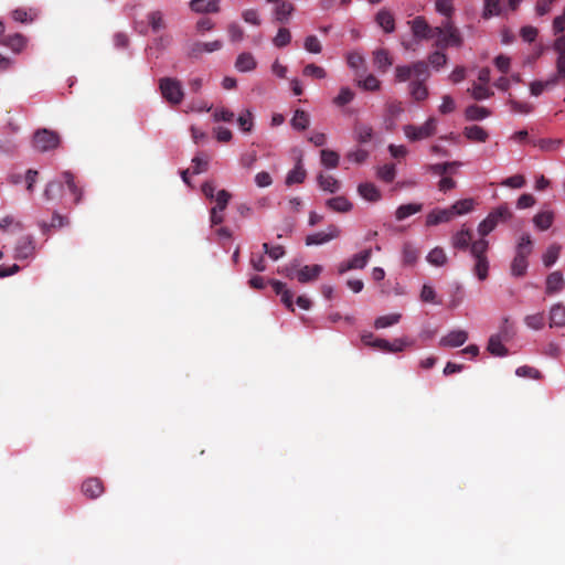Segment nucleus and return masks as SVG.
<instances>
[{
  "label": "nucleus",
  "mask_w": 565,
  "mask_h": 565,
  "mask_svg": "<svg viewBox=\"0 0 565 565\" xmlns=\"http://www.w3.org/2000/svg\"><path fill=\"white\" fill-rule=\"evenodd\" d=\"M501 13V1L500 0H484V8L482 12L483 19H490L491 17L499 15Z\"/></svg>",
  "instance_id": "09e8293b"
},
{
  "label": "nucleus",
  "mask_w": 565,
  "mask_h": 565,
  "mask_svg": "<svg viewBox=\"0 0 565 565\" xmlns=\"http://www.w3.org/2000/svg\"><path fill=\"white\" fill-rule=\"evenodd\" d=\"M63 184L61 181H50L43 192V196L47 201L55 200L61 196Z\"/></svg>",
  "instance_id": "a19ab883"
},
{
  "label": "nucleus",
  "mask_w": 565,
  "mask_h": 565,
  "mask_svg": "<svg viewBox=\"0 0 565 565\" xmlns=\"http://www.w3.org/2000/svg\"><path fill=\"white\" fill-rule=\"evenodd\" d=\"M467 340L468 333L465 330H454L440 339L439 345L445 348H458Z\"/></svg>",
  "instance_id": "9b49d317"
},
{
  "label": "nucleus",
  "mask_w": 565,
  "mask_h": 565,
  "mask_svg": "<svg viewBox=\"0 0 565 565\" xmlns=\"http://www.w3.org/2000/svg\"><path fill=\"white\" fill-rule=\"evenodd\" d=\"M476 264L473 267V273L480 280H484L488 278L489 271V260L487 257L475 258Z\"/></svg>",
  "instance_id": "864d4df0"
},
{
  "label": "nucleus",
  "mask_w": 565,
  "mask_h": 565,
  "mask_svg": "<svg viewBox=\"0 0 565 565\" xmlns=\"http://www.w3.org/2000/svg\"><path fill=\"white\" fill-rule=\"evenodd\" d=\"M162 97L171 105H179L184 97L182 84L173 77H162L159 81Z\"/></svg>",
  "instance_id": "7ed1b4c3"
},
{
  "label": "nucleus",
  "mask_w": 565,
  "mask_h": 565,
  "mask_svg": "<svg viewBox=\"0 0 565 565\" xmlns=\"http://www.w3.org/2000/svg\"><path fill=\"white\" fill-rule=\"evenodd\" d=\"M34 253V242L30 235L19 238L15 246V258L24 259L32 256Z\"/></svg>",
  "instance_id": "4468645a"
},
{
  "label": "nucleus",
  "mask_w": 565,
  "mask_h": 565,
  "mask_svg": "<svg viewBox=\"0 0 565 565\" xmlns=\"http://www.w3.org/2000/svg\"><path fill=\"white\" fill-rule=\"evenodd\" d=\"M375 22L383 29L385 33L395 31V18L387 9H381L375 15Z\"/></svg>",
  "instance_id": "a211bd4d"
},
{
  "label": "nucleus",
  "mask_w": 565,
  "mask_h": 565,
  "mask_svg": "<svg viewBox=\"0 0 565 565\" xmlns=\"http://www.w3.org/2000/svg\"><path fill=\"white\" fill-rule=\"evenodd\" d=\"M468 92H470L472 98L476 100H482L493 96V92L487 85L483 84L475 83L472 85V88L468 89Z\"/></svg>",
  "instance_id": "a18cd8bd"
},
{
  "label": "nucleus",
  "mask_w": 565,
  "mask_h": 565,
  "mask_svg": "<svg viewBox=\"0 0 565 565\" xmlns=\"http://www.w3.org/2000/svg\"><path fill=\"white\" fill-rule=\"evenodd\" d=\"M532 253V239L529 234H523L515 248V256L511 263V274L522 277L526 274L529 266L527 257Z\"/></svg>",
  "instance_id": "f257e3e1"
},
{
  "label": "nucleus",
  "mask_w": 565,
  "mask_h": 565,
  "mask_svg": "<svg viewBox=\"0 0 565 565\" xmlns=\"http://www.w3.org/2000/svg\"><path fill=\"white\" fill-rule=\"evenodd\" d=\"M320 156H321V163L326 168L333 169V168L338 167L340 157L335 151L329 150V149H323V150H321Z\"/></svg>",
  "instance_id": "49530a36"
},
{
  "label": "nucleus",
  "mask_w": 565,
  "mask_h": 565,
  "mask_svg": "<svg viewBox=\"0 0 565 565\" xmlns=\"http://www.w3.org/2000/svg\"><path fill=\"white\" fill-rule=\"evenodd\" d=\"M63 181L67 185V189L70 192L74 195V203L78 204L82 201L83 198V190L82 188L76 183L75 177L71 171H64L62 173Z\"/></svg>",
  "instance_id": "4be33fe9"
},
{
  "label": "nucleus",
  "mask_w": 565,
  "mask_h": 565,
  "mask_svg": "<svg viewBox=\"0 0 565 565\" xmlns=\"http://www.w3.org/2000/svg\"><path fill=\"white\" fill-rule=\"evenodd\" d=\"M322 271V267L320 265L313 266H303L297 273V279L301 284H306L312 281L319 277Z\"/></svg>",
  "instance_id": "b1692460"
},
{
  "label": "nucleus",
  "mask_w": 565,
  "mask_h": 565,
  "mask_svg": "<svg viewBox=\"0 0 565 565\" xmlns=\"http://www.w3.org/2000/svg\"><path fill=\"white\" fill-rule=\"evenodd\" d=\"M235 67L238 72H252L257 67V62L252 53L244 52L237 56Z\"/></svg>",
  "instance_id": "412c9836"
},
{
  "label": "nucleus",
  "mask_w": 565,
  "mask_h": 565,
  "mask_svg": "<svg viewBox=\"0 0 565 565\" xmlns=\"http://www.w3.org/2000/svg\"><path fill=\"white\" fill-rule=\"evenodd\" d=\"M472 239V232L469 228H462L452 236V246L457 249H467Z\"/></svg>",
  "instance_id": "cd10ccee"
},
{
  "label": "nucleus",
  "mask_w": 565,
  "mask_h": 565,
  "mask_svg": "<svg viewBox=\"0 0 565 565\" xmlns=\"http://www.w3.org/2000/svg\"><path fill=\"white\" fill-rule=\"evenodd\" d=\"M294 11V4L289 1L284 0L275 7V19L280 23H287Z\"/></svg>",
  "instance_id": "a878e982"
},
{
  "label": "nucleus",
  "mask_w": 565,
  "mask_h": 565,
  "mask_svg": "<svg viewBox=\"0 0 565 565\" xmlns=\"http://www.w3.org/2000/svg\"><path fill=\"white\" fill-rule=\"evenodd\" d=\"M435 38H437L435 46L439 50H445L448 46L459 47L462 45V38L458 29H452V31L436 35Z\"/></svg>",
  "instance_id": "6e6552de"
},
{
  "label": "nucleus",
  "mask_w": 565,
  "mask_h": 565,
  "mask_svg": "<svg viewBox=\"0 0 565 565\" xmlns=\"http://www.w3.org/2000/svg\"><path fill=\"white\" fill-rule=\"evenodd\" d=\"M561 253V245L554 243L550 245L543 255V264L545 267H551L556 263Z\"/></svg>",
  "instance_id": "37998d69"
},
{
  "label": "nucleus",
  "mask_w": 565,
  "mask_h": 565,
  "mask_svg": "<svg viewBox=\"0 0 565 565\" xmlns=\"http://www.w3.org/2000/svg\"><path fill=\"white\" fill-rule=\"evenodd\" d=\"M309 115L302 110V109H297L291 118V126L297 129V130H305L308 128L309 126Z\"/></svg>",
  "instance_id": "ea45409f"
},
{
  "label": "nucleus",
  "mask_w": 565,
  "mask_h": 565,
  "mask_svg": "<svg viewBox=\"0 0 565 565\" xmlns=\"http://www.w3.org/2000/svg\"><path fill=\"white\" fill-rule=\"evenodd\" d=\"M533 222L537 228H540L541 231H546L551 227L553 223V214L551 212L537 213L534 216Z\"/></svg>",
  "instance_id": "8fccbe9b"
},
{
  "label": "nucleus",
  "mask_w": 565,
  "mask_h": 565,
  "mask_svg": "<svg viewBox=\"0 0 565 565\" xmlns=\"http://www.w3.org/2000/svg\"><path fill=\"white\" fill-rule=\"evenodd\" d=\"M413 76L416 77L415 81L425 82L429 77V68L428 64L424 61H417L412 64Z\"/></svg>",
  "instance_id": "603ef678"
},
{
  "label": "nucleus",
  "mask_w": 565,
  "mask_h": 565,
  "mask_svg": "<svg viewBox=\"0 0 565 565\" xmlns=\"http://www.w3.org/2000/svg\"><path fill=\"white\" fill-rule=\"evenodd\" d=\"M461 167V162L459 161H448V162H441V163H434L427 166V171L435 174L446 177L449 173V168H459Z\"/></svg>",
  "instance_id": "473e14b6"
},
{
  "label": "nucleus",
  "mask_w": 565,
  "mask_h": 565,
  "mask_svg": "<svg viewBox=\"0 0 565 565\" xmlns=\"http://www.w3.org/2000/svg\"><path fill=\"white\" fill-rule=\"evenodd\" d=\"M555 85H557V83L552 77L544 82L543 81H534L530 84V92L533 96H540L544 92L545 88H548V87H552Z\"/></svg>",
  "instance_id": "6e6d98bb"
},
{
  "label": "nucleus",
  "mask_w": 565,
  "mask_h": 565,
  "mask_svg": "<svg viewBox=\"0 0 565 565\" xmlns=\"http://www.w3.org/2000/svg\"><path fill=\"white\" fill-rule=\"evenodd\" d=\"M237 122H238L239 128L244 132H249L253 128L252 113L249 110H245L244 113H242L237 118Z\"/></svg>",
  "instance_id": "69168bd1"
},
{
  "label": "nucleus",
  "mask_w": 565,
  "mask_h": 565,
  "mask_svg": "<svg viewBox=\"0 0 565 565\" xmlns=\"http://www.w3.org/2000/svg\"><path fill=\"white\" fill-rule=\"evenodd\" d=\"M326 205L338 213H348L352 210V203L344 196H335L327 200Z\"/></svg>",
  "instance_id": "393cba45"
},
{
  "label": "nucleus",
  "mask_w": 565,
  "mask_h": 565,
  "mask_svg": "<svg viewBox=\"0 0 565 565\" xmlns=\"http://www.w3.org/2000/svg\"><path fill=\"white\" fill-rule=\"evenodd\" d=\"M452 211V216L462 215L469 213L473 209V200L472 199H463L454 203L450 207Z\"/></svg>",
  "instance_id": "c03bdc74"
},
{
  "label": "nucleus",
  "mask_w": 565,
  "mask_h": 565,
  "mask_svg": "<svg viewBox=\"0 0 565 565\" xmlns=\"http://www.w3.org/2000/svg\"><path fill=\"white\" fill-rule=\"evenodd\" d=\"M318 184L323 191L334 193L340 189V182L332 175L320 173L318 175Z\"/></svg>",
  "instance_id": "c9c22d12"
},
{
  "label": "nucleus",
  "mask_w": 565,
  "mask_h": 565,
  "mask_svg": "<svg viewBox=\"0 0 565 565\" xmlns=\"http://www.w3.org/2000/svg\"><path fill=\"white\" fill-rule=\"evenodd\" d=\"M512 212L507 204H502L492 210L488 216L479 224L478 232L484 237L490 234L499 223L508 221Z\"/></svg>",
  "instance_id": "f03ea898"
},
{
  "label": "nucleus",
  "mask_w": 565,
  "mask_h": 565,
  "mask_svg": "<svg viewBox=\"0 0 565 565\" xmlns=\"http://www.w3.org/2000/svg\"><path fill=\"white\" fill-rule=\"evenodd\" d=\"M403 264L407 266L414 265L419 256L418 249L412 243H405L402 250Z\"/></svg>",
  "instance_id": "4c0bfd02"
},
{
  "label": "nucleus",
  "mask_w": 565,
  "mask_h": 565,
  "mask_svg": "<svg viewBox=\"0 0 565 565\" xmlns=\"http://www.w3.org/2000/svg\"><path fill=\"white\" fill-rule=\"evenodd\" d=\"M524 323L527 328L532 330H542L545 326V316L543 312L527 315L524 318Z\"/></svg>",
  "instance_id": "79ce46f5"
},
{
  "label": "nucleus",
  "mask_w": 565,
  "mask_h": 565,
  "mask_svg": "<svg viewBox=\"0 0 565 565\" xmlns=\"http://www.w3.org/2000/svg\"><path fill=\"white\" fill-rule=\"evenodd\" d=\"M409 93L416 102L425 100L428 97V88L423 81H413L409 84Z\"/></svg>",
  "instance_id": "f704fd0d"
},
{
  "label": "nucleus",
  "mask_w": 565,
  "mask_h": 565,
  "mask_svg": "<svg viewBox=\"0 0 565 565\" xmlns=\"http://www.w3.org/2000/svg\"><path fill=\"white\" fill-rule=\"evenodd\" d=\"M372 255L371 248L364 249L361 253L355 254L351 259H349V267L353 269H363L367 262L370 260Z\"/></svg>",
  "instance_id": "e433bc0d"
},
{
  "label": "nucleus",
  "mask_w": 565,
  "mask_h": 565,
  "mask_svg": "<svg viewBox=\"0 0 565 565\" xmlns=\"http://www.w3.org/2000/svg\"><path fill=\"white\" fill-rule=\"evenodd\" d=\"M408 25L411 26L414 38L418 41L434 39L436 32H439V29L430 26L423 15H417L408 21Z\"/></svg>",
  "instance_id": "0eeeda50"
},
{
  "label": "nucleus",
  "mask_w": 565,
  "mask_h": 565,
  "mask_svg": "<svg viewBox=\"0 0 565 565\" xmlns=\"http://www.w3.org/2000/svg\"><path fill=\"white\" fill-rule=\"evenodd\" d=\"M26 38L21 33H14L1 38L0 43L9 47L14 53H20L26 46Z\"/></svg>",
  "instance_id": "ddd939ff"
},
{
  "label": "nucleus",
  "mask_w": 565,
  "mask_h": 565,
  "mask_svg": "<svg viewBox=\"0 0 565 565\" xmlns=\"http://www.w3.org/2000/svg\"><path fill=\"white\" fill-rule=\"evenodd\" d=\"M395 175H396V168H395V164H393V163L384 164L383 167L379 168V170H377V177L386 183H391L395 179Z\"/></svg>",
  "instance_id": "4d7b16f0"
},
{
  "label": "nucleus",
  "mask_w": 565,
  "mask_h": 565,
  "mask_svg": "<svg viewBox=\"0 0 565 565\" xmlns=\"http://www.w3.org/2000/svg\"><path fill=\"white\" fill-rule=\"evenodd\" d=\"M401 318H402L401 313H391V315H386V316H381V317L376 318V320L374 322V327L376 329H384V328H387V327L398 323Z\"/></svg>",
  "instance_id": "de8ad7c7"
},
{
  "label": "nucleus",
  "mask_w": 565,
  "mask_h": 565,
  "mask_svg": "<svg viewBox=\"0 0 565 565\" xmlns=\"http://www.w3.org/2000/svg\"><path fill=\"white\" fill-rule=\"evenodd\" d=\"M290 41L291 33L287 28H280L276 36L273 39V43L277 47H285L290 43Z\"/></svg>",
  "instance_id": "13d9d810"
},
{
  "label": "nucleus",
  "mask_w": 565,
  "mask_h": 565,
  "mask_svg": "<svg viewBox=\"0 0 565 565\" xmlns=\"http://www.w3.org/2000/svg\"><path fill=\"white\" fill-rule=\"evenodd\" d=\"M373 62L380 72H386L393 65V58L386 49H377L373 52Z\"/></svg>",
  "instance_id": "6ab92c4d"
},
{
  "label": "nucleus",
  "mask_w": 565,
  "mask_h": 565,
  "mask_svg": "<svg viewBox=\"0 0 565 565\" xmlns=\"http://www.w3.org/2000/svg\"><path fill=\"white\" fill-rule=\"evenodd\" d=\"M427 262L434 266H443L447 262L446 253L440 247H435L427 255Z\"/></svg>",
  "instance_id": "3c124183"
},
{
  "label": "nucleus",
  "mask_w": 565,
  "mask_h": 565,
  "mask_svg": "<svg viewBox=\"0 0 565 565\" xmlns=\"http://www.w3.org/2000/svg\"><path fill=\"white\" fill-rule=\"evenodd\" d=\"M512 335L513 332L510 331L509 318H504L500 332L490 337L487 350L492 355L505 356L508 354V349L504 347L503 341L509 340Z\"/></svg>",
  "instance_id": "20e7f679"
},
{
  "label": "nucleus",
  "mask_w": 565,
  "mask_h": 565,
  "mask_svg": "<svg viewBox=\"0 0 565 565\" xmlns=\"http://www.w3.org/2000/svg\"><path fill=\"white\" fill-rule=\"evenodd\" d=\"M354 135L359 143H367L373 138V128L370 125L356 122L354 125Z\"/></svg>",
  "instance_id": "7c9ffc66"
},
{
  "label": "nucleus",
  "mask_w": 565,
  "mask_h": 565,
  "mask_svg": "<svg viewBox=\"0 0 565 565\" xmlns=\"http://www.w3.org/2000/svg\"><path fill=\"white\" fill-rule=\"evenodd\" d=\"M190 8L198 13H217L220 12V0H192Z\"/></svg>",
  "instance_id": "dca6fc26"
},
{
  "label": "nucleus",
  "mask_w": 565,
  "mask_h": 565,
  "mask_svg": "<svg viewBox=\"0 0 565 565\" xmlns=\"http://www.w3.org/2000/svg\"><path fill=\"white\" fill-rule=\"evenodd\" d=\"M358 192L364 200L370 202H377L382 198L381 191L374 183L371 182H364L359 184Z\"/></svg>",
  "instance_id": "aec40b11"
},
{
  "label": "nucleus",
  "mask_w": 565,
  "mask_h": 565,
  "mask_svg": "<svg viewBox=\"0 0 565 565\" xmlns=\"http://www.w3.org/2000/svg\"><path fill=\"white\" fill-rule=\"evenodd\" d=\"M226 30L231 42H241L244 39L245 32L237 22H231Z\"/></svg>",
  "instance_id": "052dcab7"
},
{
  "label": "nucleus",
  "mask_w": 565,
  "mask_h": 565,
  "mask_svg": "<svg viewBox=\"0 0 565 565\" xmlns=\"http://www.w3.org/2000/svg\"><path fill=\"white\" fill-rule=\"evenodd\" d=\"M509 105L511 107V110L513 113H518V114L527 115V114L532 113V110H533V105L532 104L524 103V102H519V100L513 99V98L509 99Z\"/></svg>",
  "instance_id": "e2e57ef3"
},
{
  "label": "nucleus",
  "mask_w": 565,
  "mask_h": 565,
  "mask_svg": "<svg viewBox=\"0 0 565 565\" xmlns=\"http://www.w3.org/2000/svg\"><path fill=\"white\" fill-rule=\"evenodd\" d=\"M404 111L403 104L398 100H392L386 103L385 106V124L387 129H393L396 119Z\"/></svg>",
  "instance_id": "f8f14e48"
},
{
  "label": "nucleus",
  "mask_w": 565,
  "mask_h": 565,
  "mask_svg": "<svg viewBox=\"0 0 565 565\" xmlns=\"http://www.w3.org/2000/svg\"><path fill=\"white\" fill-rule=\"evenodd\" d=\"M463 135L467 139L473 142H486L489 138L488 131L478 125L466 127L463 129Z\"/></svg>",
  "instance_id": "5701e85b"
},
{
  "label": "nucleus",
  "mask_w": 565,
  "mask_h": 565,
  "mask_svg": "<svg viewBox=\"0 0 565 565\" xmlns=\"http://www.w3.org/2000/svg\"><path fill=\"white\" fill-rule=\"evenodd\" d=\"M303 46L306 51L313 54H319L322 51V45L316 35L307 36Z\"/></svg>",
  "instance_id": "0e129e2a"
},
{
  "label": "nucleus",
  "mask_w": 565,
  "mask_h": 565,
  "mask_svg": "<svg viewBox=\"0 0 565 565\" xmlns=\"http://www.w3.org/2000/svg\"><path fill=\"white\" fill-rule=\"evenodd\" d=\"M307 177V172L302 167L301 159L298 160L295 168L290 170L286 177V184L302 183Z\"/></svg>",
  "instance_id": "2f4dec72"
},
{
  "label": "nucleus",
  "mask_w": 565,
  "mask_h": 565,
  "mask_svg": "<svg viewBox=\"0 0 565 565\" xmlns=\"http://www.w3.org/2000/svg\"><path fill=\"white\" fill-rule=\"evenodd\" d=\"M490 114L488 108L478 105H470L465 110L466 119L471 121L482 120L489 117Z\"/></svg>",
  "instance_id": "72a5a7b5"
},
{
  "label": "nucleus",
  "mask_w": 565,
  "mask_h": 565,
  "mask_svg": "<svg viewBox=\"0 0 565 565\" xmlns=\"http://www.w3.org/2000/svg\"><path fill=\"white\" fill-rule=\"evenodd\" d=\"M340 235V230L335 225H329L328 232H318L306 237L307 245H321L337 238Z\"/></svg>",
  "instance_id": "1a4fd4ad"
},
{
  "label": "nucleus",
  "mask_w": 565,
  "mask_h": 565,
  "mask_svg": "<svg viewBox=\"0 0 565 565\" xmlns=\"http://www.w3.org/2000/svg\"><path fill=\"white\" fill-rule=\"evenodd\" d=\"M68 224H70V220L66 216H63L55 212V213H53L50 223L41 222L39 225L42 230V233L47 234L51 231V228H61Z\"/></svg>",
  "instance_id": "c756f323"
},
{
  "label": "nucleus",
  "mask_w": 565,
  "mask_h": 565,
  "mask_svg": "<svg viewBox=\"0 0 565 565\" xmlns=\"http://www.w3.org/2000/svg\"><path fill=\"white\" fill-rule=\"evenodd\" d=\"M488 247H489L488 241H486L484 238H481L479 241L473 242L470 245V253L475 258L487 257L486 253L488 250Z\"/></svg>",
  "instance_id": "bf43d9fd"
},
{
  "label": "nucleus",
  "mask_w": 565,
  "mask_h": 565,
  "mask_svg": "<svg viewBox=\"0 0 565 565\" xmlns=\"http://www.w3.org/2000/svg\"><path fill=\"white\" fill-rule=\"evenodd\" d=\"M148 23L153 32H159L166 28L163 13L160 10L151 11L147 14Z\"/></svg>",
  "instance_id": "58836bf2"
},
{
  "label": "nucleus",
  "mask_w": 565,
  "mask_h": 565,
  "mask_svg": "<svg viewBox=\"0 0 565 565\" xmlns=\"http://www.w3.org/2000/svg\"><path fill=\"white\" fill-rule=\"evenodd\" d=\"M550 327H565V306L556 303L550 310Z\"/></svg>",
  "instance_id": "bb28decb"
},
{
  "label": "nucleus",
  "mask_w": 565,
  "mask_h": 565,
  "mask_svg": "<svg viewBox=\"0 0 565 565\" xmlns=\"http://www.w3.org/2000/svg\"><path fill=\"white\" fill-rule=\"evenodd\" d=\"M452 211L450 209H434L426 216V225L435 226L440 223H446L452 220Z\"/></svg>",
  "instance_id": "2eb2a0df"
},
{
  "label": "nucleus",
  "mask_w": 565,
  "mask_h": 565,
  "mask_svg": "<svg viewBox=\"0 0 565 565\" xmlns=\"http://www.w3.org/2000/svg\"><path fill=\"white\" fill-rule=\"evenodd\" d=\"M60 142L61 138L58 134L46 128L38 129L33 135V146L41 152L56 149Z\"/></svg>",
  "instance_id": "39448f33"
},
{
  "label": "nucleus",
  "mask_w": 565,
  "mask_h": 565,
  "mask_svg": "<svg viewBox=\"0 0 565 565\" xmlns=\"http://www.w3.org/2000/svg\"><path fill=\"white\" fill-rule=\"evenodd\" d=\"M105 491L103 481L99 478L92 477L82 483V492L88 499H97Z\"/></svg>",
  "instance_id": "9d476101"
},
{
  "label": "nucleus",
  "mask_w": 565,
  "mask_h": 565,
  "mask_svg": "<svg viewBox=\"0 0 565 565\" xmlns=\"http://www.w3.org/2000/svg\"><path fill=\"white\" fill-rule=\"evenodd\" d=\"M556 73L552 76L553 79L558 84L565 79V54L558 55L556 58Z\"/></svg>",
  "instance_id": "774afa93"
},
{
  "label": "nucleus",
  "mask_w": 565,
  "mask_h": 565,
  "mask_svg": "<svg viewBox=\"0 0 565 565\" xmlns=\"http://www.w3.org/2000/svg\"><path fill=\"white\" fill-rule=\"evenodd\" d=\"M354 98V92L349 87H342L338 96L333 98V104L338 107L350 104Z\"/></svg>",
  "instance_id": "5fc2aeb1"
},
{
  "label": "nucleus",
  "mask_w": 565,
  "mask_h": 565,
  "mask_svg": "<svg viewBox=\"0 0 565 565\" xmlns=\"http://www.w3.org/2000/svg\"><path fill=\"white\" fill-rule=\"evenodd\" d=\"M423 210L422 203H408L399 205L395 211V218L397 221H403L408 216L416 214Z\"/></svg>",
  "instance_id": "c85d7f7f"
},
{
  "label": "nucleus",
  "mask_w": 565,
  "mask_h": 565,
  "mask_svg": "<svg viewBox=\"0 0 565 565\" xmlns=\"http://www.w3.org/2000/svg\"><path fill=\"white\" fill-rule=\"evenodd\" d=\"M437 119L430 117L422 126L406 125L404 126V134L411 141H418L427 139L436 134Z\"/></svg>",
  "instance_id": "423d86ee"
},
{
  "label": "nucleus",
  "mask_w": 565,
  "mask_h": 565,
  "mask_svg": "<svg viewBox=\"0 0 565 565\" xmlns=\"http://www.w3.org/2000/svg\"><path fill=\"white\" fill-rule=\"evenodd\" d=\"M564 285H565V280H564L562 271L555 270V271L551 273L546 278L545 292L547 295L556 294L564 288Z\"/></svg>",
  "instance_id": "f3484780"
},
{
  "label": "nucleus",
  "mask_w": 565,
  "mask_h": 565,
  "mask_svg": "<svg viewBox=\"0 0 565 565\" xmlns=\"http://www.w3.org/2000/svg\"><path fill=\"white\" fill-rule=\"evenodd\" d=\"M436 11L446 18H451L455 11L451 0H437L435 2Z\"/></svg>",
  "instance_id": "680f3d73"
},
{
  "label": "nucleus",
  "mask_w": 565,
  "mask_h": 565,
  "mask_svg": "<svg viewBox=\"0 0 565 565\" xmlns=\"http://www.w3.org/2000/svg\"><path fill=\"white\" fill-rule=\"evenodd\" d=\"M302 73L305 76H311L319 79L324 78L327 76L324 68L313 63L306 65Z\"/></svg>",
  "instance_id": "338daca9"
}]
</instances>
